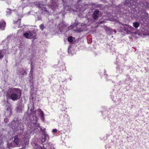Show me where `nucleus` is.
Masks as SVG:
<instances>
[{
	"label": "nucleus",
	"instance_id": "obj_1",
	"mask_svg": "<svg viewBox=\"0 0 149 149\" xmlns=\"http://www.w3.org/2000/svg\"><path fill=\"white\" fill-rule=\"evenodd\" d=\"M22 95V91L18 88H10L7 91L6 96L7 98L13 101L17 100Z\"/></svg>",
	"mask_w": 149,
	"mask_h": 149
},
{
	"label": "nucleus",
	"instance_id": "obj_2",
	"mask_svg": "<svg viewBox=\"0 0 149 149\" xmlns=\"http://www.w3.org/2000/svg\"><path fill=\"white\" fill-rule=\"evenodd\" d=\"M36 35L35 33L32 31H28L24 34V36L25 37L28 39H35Z\"/></svg>",
	"mask_w": 149,
	"mask_h": 149
},
{
	"label": "nucleus",
	"instance_id": "obj_3",
	"mask_svg": "<svg viewBox=\"0 0 149 149\" xmlns=\"http://www.w3.org/2000/svg\"><path fill=\"white\" fill-rule=\"evenodd\" d=\"M121 24L122 25V29H120L121 31L123 30L126 32H128L133 29V27L129 25L123 24Z\"/></svg>",
	"mask_w": 149,
	"mask_h": 149
},
{
	"label": "nucleus",
	"instance_id": "obj_4",
	"mask_svg": "<svg viewBox=\"0 0 149 149\" xmlns=\"http://www.w3.org/2000/svg\"><path fill=\"white\" fill-rule=\"evenodd\" d=\"M64 8L67 10L70 11L71 9V6L72 5V3H70L68 1H65L63 0Z\"/></svg>",
	"mask_w": 149,
	"mask_h": 149
},
{
	"label": "nucleus",
	"instance_id": "obj_5",
	"mask_svg": "<svg viewBox=\"0 0 149 149\" xmlns=\"http://www.w3.org/2000/svg\"><path fill=\"white\" fill-rule=\"evenodd\" d=\"M137 2L140 3L141 5L142 4V6L145 8L146 9H149V3L146 2L144 0H137Z\"/></svg>",
	"mask_w": 149,
	"mask_h": 149
},
{
	"label": "nucleus",
	"instance_id": "obj_6",
	"mask_svg": "<svg viewBox=\"0 0 149 149\" xmlns=\"http://www.w3.org/2000/svg\"><path fill=\"white\" fill-rule=\"evenodd\" d=\"M31 133V132L30 130H27L24 133L23 139L25 140H28L30 138V135Z\"/></svg>",
	"mask_w": 149,
	"mask_h": 149
},
{
	"label": "nucleus",
	"instance_id": "obj_7",
	"mask_svg": "<svg viewBox=\"0 0 149 149\" xmlns=\"http://www.w3.org/2000/svg\"><path fill=\"white\" fill-rule=\"evenodd\" d=\"M99 10L97 9L95 10L93 12L92 16L94 20H97L99 15Z\"/></svg>",
	"mask_w": 149,
	"mask_h": 149
},
{
	"label": "nucleus",
	"instance_id": "obj_8",
	"mask_svg": "<svg viewBox=\"0 0 149 149\" xmlns=\"http://www.w3.org/2000/svg\"><path fill=\"white\" fill-rule=\"evenodd\" d=\"M24 105L22 103H20L18 105L17 108V112H21L23 109Z\"/></svg>",
	"mask_w": 149,
	"mask_h": 149
},
{
	"label": "nucleus",
	"instance_id": "obj_9",
	"mask_svg": "<svg viewBox=\"0 0 149 149\" xmlns=\"http://www.w3.org/2000/svg\"><path fill=\"white\" fill-rule=\"evenodd\" d=\"M38 112H39V115L40 116L41 119L43 121L44 120V114L42 111L40 109H38Z\"/></svg>",
	"mask_w": 149,
	"mask_h": 149
},
{
	"label": "nucleus",
	"instance_id": "obj_10",
	"mask_svg": "<svg viewBox=\"0 0 149 149\" xmlns=\"http://www.w3.org/2000/svg\"><path fill=\"white\" fill-rule=\"evenodd\" d=\"M6 22L3 20L0 21V29L4 30L6 25Z\"/></svg>",
	"mask_w": 149,
	"mask_h": 149
},
{
	"label": "nucleus",
	"instance_id": "obj_11",
	"mask_svg": "<svg viewBox=\"0 0 149 149\" xmlns=\"http://www.w3.org/2000/svg\"><path fill=\"white\" fill-rule=\"evenodd\" d=\"M44 137H43L41 140L43 142H45L46 140L49 139V136L47 134L44 133L43 134Z\"/></svg>",
	"mask_w": 149,
	"mask_h": 149
},
{
	"label": "nucleus",
	"instance_id": "obj_12",
	"mask_svg": "<svg viewBox=\"0 0 149 149\" xmlns=\"http://www.w3.org/2000/svg\"><path fill=\"white\" fill-rule=\"evenodd\" d=\"M14 142L15 143L16 145L18 146L19 144L18 138L17 135H15L14 137Z\"/></svg>",
	"mask_w": 149,
	"mask_h": 149
},
{
	"label": "nucleus",
	"instance_id": "obj_13",
	"mask_svg": "<svg viewBox=\"0 0 149 149\" xmlns=\"http://www.w3.org/2000/svg\"><path fill=\"white\" fill-rule=\"evenodd\" d=\"M139 24L137 22L133 23V26L136 28H138L139 26Z\"/></svg>",
	"mask_w": 149,
	"mask_h": 149
},
{
	"label": "nucleus",
	"instance_id": "obj_14",
	"mask_svg": "<svg viewBox=\"0 0 149 149\" xmlns=\"http://www.w3.org/2000/svg\"><path fill=\"white\" fill-rule=\"evenodd\" d=\"M5 51L4 50H0V59L3 57L4 54H5Z\"/></svg>",
	"mask_w": 149,
	"mask_h": 149
},
{
	"label": "nucleus",
	"instance_id": "obj_15",
	"mask_svg": "<svg viewBox=\"0 0 149 149\" xmlns=\"http://www.w3.org/2000/svg\"><path fill=\"white\" fill-rule=\"evenodd\" d=\"M7 111L6 112L9 113L10 115L11 114L12 112V110L10 107H8L7 108Z\"/></svg>",
	"mask_w": 149,
	"mask_h": 149
},
{
	"label": "nucleus",
	"instance_id": "obj_16",
	"mask_svg": "<svg viewBox=\"0 0 149 149\" xmlns=\"http://www.w3.org/2000/svg\"><path fill=\"white\" fill-rule=\"evenodd\" d=\"M65 69V67L64 64L61 65L60 67V71H63L64 69Z\"/></svg>",
	"mask_w": 149,
	"mask_h": 149
},
{
	"label": "nucleus",
	"instance_id": "obj_17",
	"mask_svg": "<svg viewBox=\"0 0 149 149\" xmlns=\"http://www.w3.org/2000/svg\"><path fill=\"white\" fill-rule=\"evenodd\" d=\"M33 68L32 67H31V70L30 72V74H29V77H30L31 78H32L33 77Z\"/></svg>",
	"mask_w": 149,
	"mask_h": 149
},
{
	"label": "nucleus",
	"instance_id": "obj_18",
	"mask_svg": "<svg viewBox=\"0 0 149 149\" xmlns=\"http://www.w3.org/2000/svg\"><path fill=\"white\" fill-rule=\"evenodd\" d=\"M20 73L21 74H26L27 73L26 71L23 69H22L20 72Z\"/></svg>",
	"mask_w": 149,
	"mask_h": 149
},
{
	"label": "nucleus",
	"instance_id": "obj_19",
	"mask_svg": "<svg viewBox=\"0 0 149 149\" xmlns=\"http://www.w3.org/2000/svg\"><path fill=\"white\" fill-rule=\"evenodd\" d=\"M11 10L9 8H7L6 11L7 15H10L11 13Z\"/></svg>",
	"mask_w": 149,
	"mask_h": 149
},
{
	"label": "nucleus",
	"instance_id": "obj_20",
	"mask_svg": "<svg viewBox=\"0 0 149 149\" xmlns=\"http://www.w3.org/2000/svg\"><path fill=\"white\" fill-rule=\"evenodd\" d=\"M73 37L71 36H70L68 38V40L70 42H72L73 40H72Z\"/></svg>",
	"mask_w": 149,
	"mask_h": 149
},
{
	"label": "nucleus",
	"instance_id": "obj_21",
	"mask_svg": "<svg viewBox=\"0 0 149 149\" xmlns=\"http://www.w3.org/2000/svg\"><path fill=\"white\" fill-rule=\"evenodd\" d=\"M40 29H41L42 31L45 28L43 24H41L40 25Z\"/></svg>",
	"mask_w": 149,
	"mask_h": 149
},
{
	"label": "nucleus",
	"instance_id": "obj_22",
	"mask_svg": "<svg viewBox=\"0 0 149 149\" xmlns=\"http://www.w3.org/2000/svg\"><path fill=\"white\" fill-rule=\"evenodd\" d=\"M56 7V5H55L54 6H52H52H51V8H52L54 10L55 9V8Z\"/></svg>",
	"mask_w": 149,
	"mask_h": 149
},
{
	"label": "nucleus",
	"instance_id": "obj_23",
	"mask_svg": "<svg viewBox=\"0 0 149 149\" xmlns=\"http://www.w3.org/2000/svg\"><path fill=\"white\" fill-rule=\"evenodd\" d=\"M57 131V130L56 129H54L52 130V132L53 133L56 132Z\"/></svg>",
	"mask_w": 149,
	"mask_h": 149
},
{
	"label": "nucleus",
	"instance_id": "obj_24",
	"mask_svg": "<svg viewBox=\"0 0 149 149\" xmlns=\"http://www.w3.org/2000/svg\"><path fill=\"white\" fill-rule=\"evenodd\" d=\"M20 21H21V20L20 19H18V20L16 22H15V24H18L19 23V22H20Z\"/></svg>",
	"mask_w": 149,
	"mask_h": 149
},
{
	"label": "nucleus",
	"instance_id": "obj_25",
	"mask_svg": "<svg viewBox=\"0 0 149 149\" xmlns=\"http://www.w3.org/2000/svg\"><path fill=\"white\" fill-rule=\"evenodd\" d=\"M4 121L6 123H7L8 122V120L7 118H5L4 119Z\"/></svg>",
	"mask_w": 149,
	"mask_h": 149
},
{
	"label": "nucleus",
	"instance_id": "obj_26",
	"mask_svg": "<svg viewBox=\"0 0 149 149\" xmlns=\"http://www.w3.org/2000/svg\"><path fill=\"white\" fill-rule=\"evenodd\" d=\"M40 127V128L41 130L43 132H44V130H45V129L44 130H43V129H42V126Z\"/></svg>",
	"mask_w": 149,
	"mask_h": 149
},
{
	"label": "nucleus",
	"instance_id": "obj_27",
	"mask_svg": "<svg viewBox=\"0 0 149 149\" xmlns=\"http://www.w3.org/2000/svg\"><path fill=\"white\" fill-rule=\"evenodd\" d=\"M76 30L77 31L79 32H80V31H81V29H78L77 28L76 29Z\"/></svg>",
	"mask_w": 149,
	"mask_h": 149
},
{
	"label": "nucleus",
	"instance_id": "obj_28",
	"mask_svg": "<svg viewBox=\"0 0 149 149\" xmlns=\"http://www.w3.org/2000/svg\"><path fill=\"white\" fill-rule=\"evenodd\" d=\"M64 117H68V115L67 114H65V115L64 116Z\"/></svg>",
	"mask_w": 149,
	"mask_h": 149
},
{
	"label": "nucleus",
	"instance_id": "obj_29",
	"mask_svg": "<svg viewBox=\"0 0 149 149\" xmlns=\"http://www.w3.org/2000/svg\"><path fill=\"white\" fill-rule=\"evenodd\" d=\"M12 124H13V125H14V124H15V122H13L12 123Z\"/></svg>",
	"mask_w": 149,
	"mask_h": 149
},
{
	"label": "nucleus",
	"instance_id": "obj_30",
	"mask_svg": "<svg viewBox=\"0 0 149 149\" xmlns=\"http://www.w3.org/2000/svg\"><path fill=\"white\" fill-rule=\"evenodd\" d=\"M28 143V142L26 141V142L25 144V146H26V145Z\"/></svg>",
	"mask_w": 149,
	"mask_h": 149
},
{
	"label": "nucleus",
	"instance_id": "obj_31",
	"mask_svg": "<svg viewBox=\"0 0 149 149\" xmlns=\"http://www.w3.org/2000/svg\"><path fill=\"white\" fill-rule=\"evenodd\" d=\"M113 99H113V100H115V101H116V100H114V97H113Z\"/></svg>",
	"mask_w": 149,
	"mask_h": 149
},
{
	"label": "nucleus",
	"instance_id": "obj_32",
	"mask_svg": "<svg viewBox=\"0 0 149 149\" xmlns=\"http://www.w3.org/2000/svg\"><path fill=\"white\" fill-rule=\"evenodd\" d=\"M18 26H19V27H21V26H20L19 25H19H18Z\"/></svg>",
	"mask_w": 149,
	"mask_h": 149
},
{
	"label": "nucleus",
	"instance_id": "obj_33",
	"mask_svg": "<svg viewBox=\"0 0 149 149\" xmlns=\"http://www.w3.org/2000/svg\"><path fill=\"white\" fill-rule=\"evenodd\" d=\"M37 122V121L36 120H35V122L34 123H36Z\"/></svg>",
	"mask_w": 149,
	"mask_h": 149
},
{
	"label": "nucleus",
	"instance_id": "obj_34",
	"mask_svg": "<svg viewBox=\"0 0 149 149\" xmlns=\"http://www.w3.org/2000/svg\"><path fill=\"white\" fill-rule=\"evenodd\" d=\"M31 112L32 113V109H31Z\"/></svg>",
	"mask_w": 149,
	"mask_h": 149
},
{
	"label": "nucleus",
	"instance_id": "obj_35",
	"mask_svg": "<svg viewBox=\"0 0 149 149\" xmlns=\"http://www.w3.org/2000/svg\"><path fill=\"white\" fill-rule=\"evenodd\" d=\"M35 118H36H36H37V117H36V116H35Z\"/></svg>",
	"mask_w": 149,
	"mask_h": 149
},
{
	"label": "nucleus",
	"instance_id": "obj_36",
	"mask_svg": "<svg viewBox=\"0 0 149 149\" xmlns=\"http://www.w3.org/2000/svg\"><path fill=\"white\" fill-rule=\"evenodd\" d=\"M40 7V5L39 6V7Z\"/></svg>",
	"mask_w": 149,
	"mask_h": 149
},
{
	"label": "nucleus",
	"instance_id": "obj_37",
	"mask_svg": "<svg viewBox=\"0 0 149 149\" xmlns=\"http://www.w3.org/2000/svg\"><path fill=\"white\" fill-rule=\"evenodd\" d=\"M121 72H119V73H120Z\"/></svg>",
	"mask_w": 149,
	"mask_h": 149
},
{
	"label": "nucleus",
	"instance_id": "obj_38",
	"mask_svg": "<svg viewBox=\"0 0 149 149\" xmlns=\"http://www.w3.org/2000/svg\"><path fill=\"white\" fill-rule=\"evenodd\" d=\"M53 149H54V148H53Z\"/></svg>",
	"mask_w": 149,
	"mask_h": 149
}]
</instances>
